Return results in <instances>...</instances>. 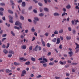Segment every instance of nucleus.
<instances>
[{"label": "nucleus", "instance_id": "45", "mask_svg": "<svg viewBox=\"0 0 79 79\" xmlns=\"http://www.w3.org/2000/svg\"><path fill=\"white\" fill-rule=\"evenodd\" d=\"M29 49L30 50H32V46H31L29 47Z\"/></svg>", "mask_w": 79, "mask_h": 79}, {"label": "nucleus", "instance_id": "21", "mask_svg": "<svg viewBox=\"0 0 79 79\" xmlns=\"http://www.w3.org/2000/svg\"><path fill=\"white\" fill-rule=\"evenodd\" d=\"M20 19H22V20H24V17H23V16H20Z\"/></svg>", "mask_w": 79, "mask_h": 79}, {"label": "nucleus", "instance_id": "40", "mask_svg": "<svg viewBox=\"0 0 79 79\" xmlns=\"http://www.w3.org/2000/svg\"><path fill=\"white\" fill-rule=\"evenodd\" d=\"M11 56H12V54H9L8 55V57L9 58H11Z\"/></svg>", "mask_w": 79, "mask_h": 79}, {"label": "nucleus", "instance_id": "20", "mask_svg": "<svg viewBox=\"0 0 79 79\" xmlns=\"http://www.w3.org/2000/svg\"><path fill=\"white\" fill-rule=\"evenodd\" d=\"M31 31L33 32H35V29H34V27H32L31 28Z\"/></svg>", "mask_w": 79, "mask_h": 79}, {"label": "nucleus", "instance_id": "28", "mask_svg": "<svg viewBox=\"0 0 79 79\" xmlns=\"http://www.w3.org/2000/svg\"><path fill=\"white\" fill-rule=\"evenodd\" d=\"M65 14L66 15H67V13H65V12L63 13L62 15V16H64V15H65Z\"/></svg>", "mask_w": 79, "mask_h": 79}, {"label": "nucleus", "instance_id": "57", "mask_svg": "<svg viewBox=\"0 0 79 79\" xmlns=\"http://www.w3.org/2000/svg\"><path fill=\"white\" fill-rule=\"evenodd\" d=\"M44 35L46 36V37H47V36L48 35V33L46 32L44 34Z\"/></svg>", "mask_w": 79, "mask_h": 79}, {"label": "nucleus", "instance_id": "8", "mask_svg": "<svg viewBox=\"0 0 79 79\" xmlns=\"http://www.w3.org/2000/svg\"><path fill=\"white\" fill-rule=\"evenodd\" d=\"M3 52L5 53V54H7L8 53V51L6 49H4L3 50Z\"/></svg>", "mask_w": 79, "mask_h": 79}, {"label": "nucleus", "instance_id": "19", "mask_svg": "<svg viewBox=\"0 0 79 79\" xmlns=\"http://www.w3.org/2000/svg\"><path fill=\"white\" fill-rule=\"evenodd\" d=\"M54 16H59L60 15V14H58L57 13H55L54 14Z\"/></svg>", "mask_w": 79, "mask_h": 79}, {"label": "nucleus", "instance_id": "23", "mask_svg": "<svg viewBox=\"0 0 79 79\" xmlns=\"http://www.w3.org/2000/svg\"><path fill=\"white\" fill-rule=\"evenodd\" d=\"M8 12L9 13H10L11 14H13V12L11 10H8Z\"/></svg>", "mask_w": 79, "mask_h": 79}, {"label": "nucleus", "instance_id": "18", "mask_svg": "<svg viewBox=\"0 0 79 79\" xmlns=\"http://www.w3.org/2000/svg\"><path fill=\"white\" fill-rule=\"evenodd\" d=\"M25 64H26V65H29V64H30V62H27L26 63H25Z\"/></svg>", "mask_w": 79, "mask_h": 79}, {"label": "nucleus", "instance_id": "64", "mask_svg": "<svg viewBox=\"0 0 79 79\" xmlns=\"http://www.w3.org/2000/svg\"><path fill=\"white\" fill-rule=\"evenodd\" d=\"M55 78L56 79H60V77H55Z\"/></svg>", "mask_w": 79, "mask_h": 79}, {"label": "nucleus", "instance_id": "63", "mask_svg": "<svg viewBox=\"0 0 79 79\" xmlns=\"http://www.w3.org/2000/svg\"><path fill=\"white\" fill-rule=\"evenodd\" d=\"M5 40H6V38H4L2 40V42H3Z\"/></svg>", "mask_w": 79, "mask_h": 79}, {"label": "nucleus", "instance_id": "39", "mask_svg": "<svg viewBox=\"0 0 79 79\" xmlns=\"http://www.w3.org/2000/svg\"><path fill=\"white\" fill-rule=\"evenodd\" d=\"M9 46H10V43H8L7 44V46H6V48H8L9 47Z\"/></svg>", "mask_w": 79, "mask_h": 79}, {"label": "nucleus", "instance_id": "25", "mask_svg": "<svg viewBox=\"0 0 79 79\" xmlns=\"http://www.w3.org/2000/svg\"><path fill=\"white\" fill-rule=\"evenodd\" d=\"M54 33V34H58V31H57L56 30H55Z\"/></svg>", "mask_w": 79, "mask_h": 79}, {"label": "nucleus", "instance_id": "26", "mask_svg": "<svg viewBox=\"0 0 79 79\" xmlns=\"http://www.w3.org/2000/svg\"><path fill=\"white\" fill-rule=\"evenodd\" d=\"M34 19L35 20V21H39V19L38 18L36 17H35L34 18Z\"/></svg>", "mask_w": 79, "mask_h": 79}, {"label": "nucleus", "instance_id": "53", "mask_svg": "<svg viewBox=\"0 0 79 79\" xmlns=\"http://www.w3.org/2000/svg\"><path fill=\"white\" fill-rule=\"evenodd\" d=\"M32 6H30L28 8L29 10H31V9H32Z\"/></svg>", "mask_w": 79, "mask_h": 79}, {"label": "nucleus", "instance_id": "3", "mask_svg": "<svg viewBox=\"0 0 79 79\" xmlns=\"http://www.w3.org/2000/svg\"><path fill=\"white\" fill-rule=\"evenodd\" d=\"M41 40L42 43V45H43L44 47H45V42L44 41V40H43V39L41 38Z\"/></svg>", "mask_w": 79, "mask_h": 79}, {"label": "nucleus", "instance_id": "62", "mask_svg": "<svg viewBox=\"0 0 79 79\" xmlns=\"http://www.w3.org/2000/svg\"><path fill=\"white\" fill-rule=\"evenodd\" d=\"M68 29L69 31H71V27H69L68 28Z\"/></svg>", "mask_w": 79, "mask_h": 79}, {"label": "nucleus", "instance_id": "11", "mask_svg": "<svg viewBox=\"0 0 79 79\" xmlns=\"http://www.w3.org/2000/svg\"><path fill=\"white\" fill-rule=\"evenodd\" d=\"M9 53H11V54H13L14 55L15 54V52H14L13 50H10L9 51Z\"/></svg>", "mask_w": 79, "mask_h": 79}, {"label": "nucleus", "instance_id": "1", "mask_svg": "<svg viewBox=\"0 0 79 79\" xmlns=\"http://www.w3.org/2000/svg\"><path fill=\"white\" fill-rule=\"evenodd\" d=\"M75 45H76V48H75V50H76V51L75 52V53H78L79 52V44H77V43H75Z\"/></svg>", "mask_w": 79, "mask_h": 79}, {"label": "nucleus", "instance_id": "27", "mask_svg": "<svg viewBox=\"0 0 79 79\" xmlns=\"http://www.w3.org/2000/svg\"><path fill=\"white\" fill-rule=\"evenodd\" d=\"M40 63H42L43 64V63H45V61H44V60H41L40 61Z\"/></svg>", "mask_w": 79, "mask_h": 79}, {"label": "nucleus", "instance_id": "16", "mask_svg": "<svg viewBox=\"0 0 79 79\" xmlns=\"http://www.w3.org/2000/svg\"><path fill=\"white\" fill-rule=\"evenodd\" d=\"M31 60L32 61H35V59L34 57H31Z\"/></svg>", "mask_w": 79, "mask_h": 79}, {"label": "nucleus", "instance_id": "46", "mask_svg": "<svg viewBox=\"0 0 79 79\" xmlns=\"http://www.w3.org/2000/svg\"><path fill=\"white\" fill-rule=\"evenodd\" d=\"M73 34H76V30H74L73 31Z\"/></svg>", "mask_w": 79, "mask_h": 79}, {"label": "nucleus", "instance_id": "4", "mask_svg": "<svg viewBox=\"0 0 79 79\" xmlns=\"http://www.w3.org/2000/svg\"><path fill=\"white\" fill-rule=\"evenodd\" d=\"M61 41V40L60 38H58L57 39V42L56 43V44H59L60 43V42Z\"/></svg>", "mask_w": 79, "mask_h": 79}, {"label": "nucleus", "instance_id": "44", "mask_svg": "<svg viewBox=\"0 0 79 79\" xmlns=\"http://www.w3.org/2000/svg\"><path fill=\"white\" fill-rule=\"evenodd\" d=\"M18 3H21V2H23V0H19L17 1Z\"/></svg>", "mask_w": 79, "mask_h": 79}, {"label": "nucleus", "instance_id": "9", "mask_svg": "<svg viewBox=\"0 0 79 79\" xmlns=\"http://www.w3.org/2000/svg\"><path fill=\"white\" fill-rule=\"evenodd\" d=\"M68 53L69 55V56L71 57V56H72L73 55V51H70Z\"/></svg>", "mask_w": 79, "mask_h": 79}, {"label": "nucleus", "instance_id": "22", "mask_svg": "<svg viewBox=\"0 0 79 79\" xmlns=\"http://www.w3.org/2000/svg\"><path fill=\"white\" fill-rule=\"evenodd\" d=\"M52 42H56V38H55L53 39L52 40Z\"/></svg>", "mask_w": 79, "mask_h": 79}, {"label": "nucleus", "instance_id": "32", "mask_svg": "<svg viewBox=\"0 0 79 79\" xmlns=\"http://www.w3.org/2000/svg\"><path fill=\"white\" fill-rule=\"evenodd\" d=\"M39 16H41V17H42V16H44V14L40 13L39 14Z\"/></svg>", "mask_w": 79, "mask_h": 79}, {"label": "nucleus", "instance_id": "2", "mask_svg": "<svg viewBox=\"0 0 79 79\" xmlns=\"http://www.w3.org/2000/svg\"><path fill=\"white\" fill-rule=\"evenodd\" d=\"M15 25H18V26H19V27L20 28V29H22V28H23L22 27H21V25H22V24L20 23L19 21H16L15 23Z\"/></svg>", "mask_w": 79, "mask_h": 79}, {"label": "nucleus", "instance_id": "13", "mask_svg": "<svg viewBox=\"0 0 79 79\" xmlns=\"http://www.w3.org/2000/svg\"><path fill=\"white\" fill-rule=\"evenodd\" d=\"M22 49H26V45H24L21 47Z\"/></svg>", "mask_w": 79, "mask_h": 79}, {"label": "nucleus", "instance_id": "43", "mask_svg": "<svg viewBox=\"0 0 79 79\" xmlns=\"http://www.w3.org/2000/svg\"><path fill=\"white\" fill-rule=\"evenodd\" d=\"M0 11H4V9L2 7H0Z\"/></svg>", "mask_w": 79, "mask_h": 79}, {"label": "nucleus", "instance_id": "12", "mask_svg": "<svg viewBox=\"0 0 79 79\" xmlns=\"http://www.w3.org/2000/svg\"><path fill=\"white\" fill-rule=\"evenodd\" d=\"M14 64L15 66H18V65H19L20 64L18 62H15Z\"/></svg>", "mask_w": 79, "mask_h": 79}, {"label": "nucleus", "instance_id": "14", "mask_svg": "<svg viewBox=\"0 0 79 79\" xmlns=\"http://www.w3.org/2000/svg\"><path fill=\"white\" fill-rule=\"evenodd\" d=\"M54 64H55V63H54V62H50L49 63V64L50 66H52V65H53Z\"/></svg>", "mask_w": 79, "mask_h": 79}, {"label": "nucleus", "instance_id": "5", "mask_svg": "<svg viewBox=\"0 0 79 79\" xmlns=\"http://www.w3.org/2000/svg\"><path fill=\"white\" fill-rule=\"evenodd\" d=\"M26 74V72L25 70H23L22 71V73L21 74V76H24L25 74Z\"/></svg>", "mask_w": 79, "mask_h": 79}, {"label": "nucleus", "instance_id": "24", "mask_svg": "<svg viewBox=\"0 0 79 79\" xmlns=\"http://www.w3.org/2000/svg\"><path fill=\"white\" fill-rule=\"evenodd\" d=\"M9 18L10 19V20L11 19H13V17L11 16V15H9Z\"/></svg>", "mask_w": 79, "mask_h": 79}, {"label": "nucleus", "instance_id": "49", "mask_svg": "<svg viewBox=\"0 0 79 79\" xmlns=\"http://www.w3.org/2000/svg\"><path fill=\"white\" fill-rule=\"evenodd\" d=\"M72 65H76L77 64V63H72Z\"/></svg>", "mask_w": 79, "mask_h": 79}, {"label": "nucleus", "instance_id": "15", "mask_svg": "<svg viewBox=\"0 0 79 79\" xmlns=\"http://www.w3.org/2000/svg\"><path fill=\"white\" fill-rule=\"evenodd\" d=\"M71 39V37L70 36H67L66 37V39H67V40H70V39Z\"/></svg>", "mask_w": 79, "mask_h": 79}, {"label": "nucleus", "instance_id": "50", "mask_svg": "<svg viewBox=\"0 0 79 79\" xmlns=\"http://www.w3.org/2000/svg\"><path fill=\"white\" fill-rule=\"evenodd\" d=\"M2 48H6V46H5L4 44H3L2 45Z\"/></svg>", "mask_w": 79, "mask_h": 79}, {"label": "nucleus", "instance_id": "33", "mask_svg": "<svg viewBox=\"0 0 79 79\" xmlns=\"http://www.w3.org/2000/svg\"><path fill=\"white\" fill-rule=\"evenodd\" d=\"M11 34L13 36H15V34L13 31L11 32Z\"/></svg>", "mask_w": 79, "mask_h": 79}, {"label": "nucleus", "instance_id": "61", "mask_svg": "<svg viewBox=\"0 0 79 79\" xmlns=\"http://www.w3.org/2000/svg\"><path fill=\"white\" fill-rule=\"evenodd\" d=\"M65 68H68L69 65H65Z\"/></svg>", "mask_w": 79, "mask_h": 79}, {"label": "nucleus", "instance_id": "37", "mask_svg": "<svg viewBox=\"0 0 79 79\" xmlns=\"http://www.w3.org/2000/svg\"><path fill=\"white\" fill-rule=\"evenodd\" d=\"M15 29H18V30H19V27H18L16 26H15L14 27Z\"/></svg>", "mask_w": 79, "mask_h": 79}, {"label": "nucleus", "instance_id": "54", "mask_svg": "<svg viewBox=\"0 0 79 79\" xmlns=\"http://www.w3.org/2000/svg\"><path fill=\"white\" fill-rule=\"evenodd\" d=\"M37 78H39V77H42V76L39 75L36 77Z\"/></svg>", "mask_w": 79, "mask_h": 79}, {"label": "nucleus", "instance_id": "34", "mask_svg": "<svg viewBox=\"0 0 79 79\" xmlns=\"http://www.w3.org/2000/svg\"><path fill=\"white\" fill-rule=\"evenodd\" d=\"M50 45H51V44H50L49 43H48L47 44V47L49 48L50 47Z\"/></svg>", "mask_w": 79, "mask_h": 79}, {"label": "nucleus", "instance_id": "56", "mask_svg": "<svg viewBox=\"0 0 79 79\" xmlns=\"http://www.w3.org/2000/svg\"><path fill=\"white\" fill-rule=\"evenodd\" d=\"M62 10L64 12H66V9L64 8Z\"/></svg>", "mask_w": 79, "mask_h": 79}, {"label": "nucleus", "instance_id": "29", "mask_svg": "<svg viewBox=\"0 0 79 79\" xmlns=\"http://www.w3.org/2000/svg\"><path fill=\"white\" fill-rule=\"evenodd\" d=\"M63 29H61L60 30H59V33H63Z\"/></svg>", "mask_w": 79, "mask_h": 79}, {"label": "nucleus", "instance_id": "35", "mask_svg": "<svg viewBox=\"0 0 79 79\" xmlns=\"http://www.w3.org/2000/svg\"><path fill=\"white\" fill-rule=\"evenodd\" d=\"M44 11H48V9L47 8H45L44 9Z\"/></svg>", "mask_w": 79, "mask_h": 79}, {"label": "nucleus", "instance_id": "10", "mask_svg": "<svg viewBox=\"0 0 79 79\" xmlns=\"http://www.w3.org/2000/svg\"><path fill=\"white\" fill-rule=\"evenodd\" d=\"M38 47V45H37L35 46V49H33V51H34V50L36 51V52H37V47Z\"/></svg>", "mask_w": 79, "mask_h": 79}, {"label": "nucleus", "instance_id": "17", "mask_svg": "<svg viewBox=\"0 0 79 79\" xmlns=\"http://www.w3.org/2000/svg\"><path fill=\"white\" fill-rule=\"evenodd\" d=\"M66 8L67 9H69V8H71V6H70V5H68L67 6H66Z\"/></svg>", "mask_w": 79, "mask_h": 79}, {"label": "nucleus", "instance_id": "36", "mask_svg": "<svg viewBox=\"0 0 79 79\" xmlns=\"http://www.w3.org/2000/svg\"><path fill=\"white\" fill-rule=\"evenodd\" d=\"M0 5L1 6H5V4L3 3H0Z\"/></svg>", "mask_w": 79, "mask_h": 79}, {"label": "nucleus", "instance_id": "60", "mask_svg": "<svg viewBox=\"0 0 79 79\" xmlns=\"http://www.w3.org/2000/svg\"><path fill=\"white\" fill-rule=\"evenodd\" d=\"M15 67L12 66L11 67V69H15Z\"/></svg>", "mask_w": 79, "mask_h": 79}, {"label": "nucleus", "instance_id": "51", "mask_svg": "<svg viewBox=\"0 0 79 79\" xmlns=\"http://www.w3.org/2000/svg\"><path fill=\"white\" fill-rule=\"evenodd\" d=\"M59 48H60V49H62V44H60V45Z\"/></svg>", "mask_w": 79, "mask_h": 79}, {"label": "nucleus", "instance_id": "41", "mask_svg": "<svg viewBox=\"0 0 79 79\" xmlns=\"http://www.w3.org/2000/svg\"><path fill=\"white\" fill-rule=\"evenodd\" d=\"M0 15H1V16H3V12L2 11H0Z\"/></svg>", "mask_w": 79, "mask_h": 79}, {"label": "nucleus", "instance_id": "58", "mask_svg": "<svg viewBox=\"0 0 79 79\" xmlns=\"http://www.w3.org/2000/svg\"><path fill=\"white\" fill-rule=\"evenodd\" d=\"M33 12H34V13H37V10L35 9H34L33 10Z\"/></svg>", "mask_w": 79, "mask_h": 79}, {"label": "nucleus", "instance_id": "47", "mask_svg": "<svg viewBox=\"0 0 79 79\" xmlns=\"http://www.w3.org/2000/svg\"><path fill=\"white\" fill-rule=\"evenodd\" d=\"M6 26H8V27H10V24H8L7 23H6Z\"/></svg>", "mask_w": 79, "mask_h": 79}, {"label": "nucleus", "instance_id": "52", "mask_svg": "<svg viewBox=\"0 0 79 79\" xmlns=\"http://www.w3.org/2000/svg\"><path fill=\"white\" fill-rule=\"evenodd\" d=\"M9 21L10 23H13V21L12 19L10 20Z\"/></svg>", "mask_w": 79, "mask_h": 79}, {"label": "nucleus", "instance_id": "31", "mask_svg": "<svg viewBox=\"0 0 79 79\" xmlns=\"http://www.w3.org/2000/svg\"><path fill=\"white\" fill-rule=\"evenodd\" d=\"M10 2L11 3H12V5L14 6L15 5V4L13 3L14 2L12 0H10Z\"/></svg>", "mask_w": 79, "mask_h": 79}, {"label": "nucleus", "instance_id": "48", "mask_svg": "<svg viewBox=\"0 0 79 79\" xmlns=\"http://www.w3.org/2000/svg\"><path fill=\"white\" fill-rule=\"evenodd\" d=\"M59 63H60V64H61L62 65H63V62H62L61 61H59Z\"/></svg>", "mask_w": 79, "mask_h": 79}, {"label": "nucleus", "instance_id": "6", "mask_svg": "<svg viewBox=\"0 0 79 79\" xmlns=\"http://www.w3.org/2000/svg\"><path fill=\"white\" fill-rule=\"evenodd\" d=\"M5 71L6 73H10L12 72V70H10L9 69H6Z\"/></svg>", "mask_w": 79, "mask_h": 79}, {"label": "nucleus", "instance_id": "7", "mask_svg": "<svg viewBox=\"0 0 79 79\" xmlns=\"http://www.w3.org/2000/svg\"><path fill=\"white\" fill-rule=\"evenodd\" d=\"M22 6L23 7H25L26 6V2H23L22 3Z\"/></svg>", "mask_w": 79, "mask_h": 79}, {"label": "nucleus", "instance_id": "59", "mask_svg": "<svg viewBox=\"0 0 79 79\" xmlns=\"http://www.w3.org/2000/svg\"><path fill=\"white\" fill-rule=\"evenodd\" d=\"M42 57H41L38 59V60H39V61H42Z\"/></svg>", "mask_w": 79, "mask_h": 79}, {"label": "nucleus", "instance_id": "38", "mask_svg": "<svg viewBox=\"0 0 79 79\" xmlns=\"http://www.w3.org/2000/svg\"><path fill=\"white\" fill-rule=\"evenodd\" d=\"M43 66L44 67H47V64L45 63L43 64Z\"/></svg>", "mask_w": 79, "mask_h": 79}, {"label": "nucleus", "instance_id": "30", "mask_svg": "<svg viewBox=\"0 0 79 79\" xmlns=\"http://www.w3.org/2000/svg\"><path fill=\"white\" fill-rule=\"evenodd\" d=\"M43 60L44 61H45V62H47L48 61L46 59V58H43Z\"/></svg>", "mask_w": 79, "mask_h": 79}, {"label": "nucleus", "instance_id": "42", "mask_svg": "<svg viewBox=\"0 0 79 79\" xmlns=\"http://www.w3.org/2000/svg\"><path fill=\"white\" fill-rule=\"evenodd\" d=\"M38 4L39 6H42V4L41 3L39 2L38 3Z\"/></svg>", "mask_w": 79, "mask_h": 79}, {"label": "nucleus", "instance_id": "55", "mask_svg": "<svg viewBox=\"0 0 79 79\" xmlns=\"http://www.w3.org/2000/svg\"><path fill=\"white\" fill-rule=\"evenodd\" d=\"M72 72H73V73H74V72H75V71H76V70H75V69H72Z\"/></svg>", "mask_w": 79, "mask_h": 79}]
</instances>
